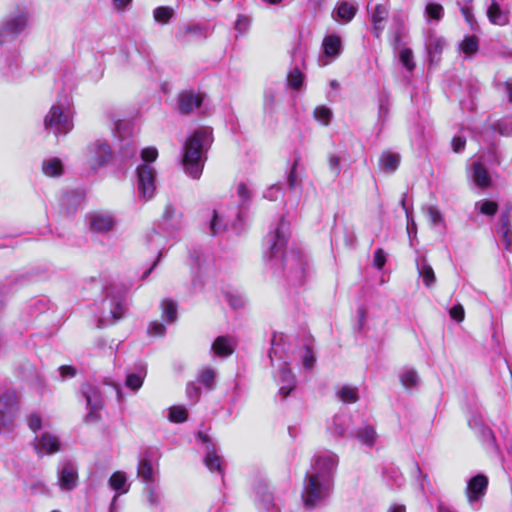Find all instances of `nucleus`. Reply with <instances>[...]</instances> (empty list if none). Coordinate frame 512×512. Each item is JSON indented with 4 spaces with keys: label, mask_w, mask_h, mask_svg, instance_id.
Returning <instances> with one entry per match:
<instances>
[{
    "label": "nucleus",
    "mask_w": 512,
    "mask_h": 512,
    "mask_svg": "<svg viewBox=\"0 0 512 512\" xmlns=\"http://www.w3.org/2000/svg\"><path fill=\"white\" fill-rule=\"evenodd\" d=\"M212 143L210 128H199L189 136L183 146L182 165L187 175L200 178L206 161V152Z\"/></svg>",
    "instance_id": "f257e3e1"
},
{
    "label": "nucleus",
    "mask_w": 512,
    "mask_h": 512,
    "mask_svg": "<svg viewBox=\"0 0 512 512\" xmlns=\"http://www.w3.org/2000/svg\"><path fill=\"white\" fill-rule=\"evenodd\" d=\"M288 227L282 220L276 230L269 236V250L271 260H281L283 266L295 277H301L305 270L306 260L304 255L299 252L291 251L288 254L283 253L287 242Z\"/></svg>",
    "instance_id": "f03ea898"
},
{
    "label": "nucleus",
    "mask_w": 512,
    "mask_h": 512,
    "mask_svg": "<svg viewBox=\"0 0 512 512\" xmlns=\"http://www.w3.org/2000/svg\"><path fill=\"white\" fill-rule=\"evenodd\" d=\"M158 157V151L154 147H147L141 151L143 164L137 167V190L139 197L145 201L151 199L156 190V172L151 165Z\"/></svg>",
    "instance_id": "7ed1b4c3"
},
{
    "label": "nucleus",
    "mask_w": 512,
    "mask_h": 512,
    "mask_svg": "<svg viewBox=\"0 0 512 512\" xmlns=\"http://www.w3.org/2000/svg\"><path fill=\"white\" fill-rule=\"evenodd\" d=\"M333 483L306 475L302 499L304 505L308 508H314L325 501L331 494Z\"/></svg>",
    "instance_id": "20e7f679"
},
{
    "label": "nucleus",
    "mask_w": 512,
    "mask_h": 512,
    "mask_svg": "<svg viewBox=\"0 0 512 512\" xmlns=\"http://www.w3.org/2000/svg\"><path fill=\"white\" fill-rule=\"evenodd\" d=\"M338 466V456L331 451L316 454L307 476L327 480L334 484V475Z\"/></svg>",
    "instance_id": "39448f33"
},
{
    "label": "nucleus",
    "mask_w": 512,
    "mask_h": 512,
    "mask_svg": "<svg viewBox=\"0 0 512 512\" xmlns=\"http://www.w3.org/2000/svg\"><path fill=\"white\" fill-rule=\"evenodd\" d=\"M125 311L124 293L114 294V288L107 290V296L102 302V316L99 320V326L112 325L119 320Z\"/></svg>",
    "instance_id": "423d86ee"
},
{
    "label": "nucleus",
    "mask_w": 512,
    "mask_h": 512,
    "mask_svg": "<svg viewBox=\"0 0 512 512\" xmlns=\"http://www.w3.org/2000/svg\"><path fill=\"white\" fill-rule=\"evenodd\" d=\"M44 126L55 135L67 134L73 128L70 111L60 105H53L44 119Z\"/></svg>",
    "instance_id": "0eeeda50"
},
{
    "label": "nucleus",
    "mask_w": 512,
    "mask_h": 512,
    "mask_svg": "<svg viewBox=\"0 0 512 512\" xmlns=\"http://www.w3.org/2000/svg\"><path fill=\"white\" fill-rule=\"evenodd\" d=\"M111 157V148L104 140L97 139L91 142L86 148L85 159L92 169L104 166Z\"/></svg>",
    "instance_id": "6e6552de"
},
{
    "label": "nucleus",
    "mask_w": 512,
    "mask_h": 512,
    "mask_svg": "<svg viewBox=\"0 0 512 512\" xmlns=\"http://www.w3.org/2000/svg\"><path fill=\"white\" fill-rule=\"evenodd\" d=\"M33 445L39 456L55 454L61 448L59 437L49 431L36 435Z\"/></svg>",
    "instance_id": "1a4fd4ad"
},
{
    "label": "nucleus",
    "mask_w": 512,
    "mask_h": 512,
    "mask_svg": "<svg viewBox=\"0 0 512 512\" xmlns=\"http://www.w3.org/2000/svg\"><path fill=\"white\" fill-rule=\"evenodd\" d=\"M323 54L319 58V65L326 66L334 61L342 52V40L337 34L327 35L322 42Z\"/></svg>",
    "instance_id": "9d476101"
},
{
    "label": "nucleus",
    "mask_w": 512,
    "mask_h": 512,
    "mask_svg": "<svg viewBox=\"0 0 512 512\" xmlns=\"http://www.w3.org/2000/svg\"><path fill=\"white\" fill-rule=\"evenodd\" d=\"M488 479L483 474L472 477L466 487V496L470 505L479 502L486 494Z\"/></svg>",
    "instance_id": "9b49d317"
},
{
    "label": "nucleus",
    "mask_w": 512,
    "mask_h": 512,
    "mask_svg": "<svg viewBox=\"0 0 512 512\" xmlns=\"http://www.w3.org/2000/svg\"><path fill=\"white\" fill-rule=\"evenodd\" d=\"M17 397L14 391H6L0 396V426L11 423L17 410Z\"/></svg>",
    "instance_id": "f8f14e48"
},
{
    "label": "nucleus",
    "mask_w": 512,
    "mask_h": 512,
    "mask_svg": "<svg viewBox=\"0 0 512 512\" xmlns=\"http://www.w3.org/2000/svg\"><path fill=\"white\" fill-rule=\"evenodd\" d=\"M78 484L77 468L74 464L67 462L58 470V485L63 491H71Z\"/></svg>",
    "instance_id": "ddd939ff"
},
{
    "label": "nucleus",
    "mask_w": 512,
    "mask_h": 512,
    "mask_svg": "<svg viewBox=\"0 0 512 512\" xmlns=\"http://www.w3.org/2000/svg\"><path fill=\"white\" fill-rule=\"evenodd\" d=\"M203 98L200 94L192 91H183L178 96V109L181 114H189L202 104Z\"/></svg>",
    "instance_id": "4468645a"
},
{
    "label": "nucleus",
    "mask_w": 512,
    "mask_h": 512,
    "mask_svg": "<svg viewBox=\"0 0 512 512\" xmlns=\"http://www.w3.org/2000/svg\"><path fill=\"white\" fill-rule=\"evenodd\" d=\"M90 228L96 233H107L115 228L116 221L110 214L95 213L89 218Z\"/></svg>",
    "instance_id": "2eb2a0df"
},
{
    "label": "nucleus",
    "mask_w": 512,
    "mask_h": 512,
    "mask_svg": "<svg viewBox=\"0 0 512 512\" xmlns=\"http://www.w3.org/2000/svg\"><path fill=\"white\" fill-rule=\"evenodd\" d=\"M137 476L147 485H152L155 482L157 476V468L153 464L148 454L143 455L139 460Z\"/></svg>",
    "instance_id": "dca6fc26"
},
{
    "label": "nucleus",
    "mask_w": 512,
    "mask_h": 512,
    "mask_svg": "<svg viewBox=\"0 0 512 512\" xmlns=\"http://www.w3.org/2000/svg\"><path fill=\"white\" fill-rule=\"evenodd\" d=\"M278 369L279 392L283 398H286L295 387V377L286 362L279 364Z\"/></svg>",
    "instance_id": "f3484780"
},
{
    "label": "nucleus",
    "mask_w": 512,
    "mask_h": 512,
    "mask_svg": "<svg viewBox=\"0 0 512 512\" xmlns=\"http://www.w3.org/2000/svg\"><path fill=\"white\" fill-rule=\"evenodd\" d=\"M83 394L85 395L87 405L90 408V413L87 418L95 417V412L100 410L103 406V399L97 388L91 385H85L82 388Z\"/></svg>",
    "instance_id": "a211bd4d"
},
{
    "label": "nucleus",
    "mask_w": 512,
    "mask_h": 512,
    "mask_svg": "<svg viewBox=\"0 0 512 512\" xmlns=\"http://www.w3.org/2000/svg\"><path fill=\"white\" fill-rule=\"evenodd\" d=\"M416 268L419 277L423 280V284L427 288L433 287L436 282V275L425 256L416 259Z\"/></svg>",
    "instance_id": "6ab92c4d"
},
{
    "label": "nucleus",
    "mask_w": 512,
    "mask_h": 512,
    "mask_svg": "<svg viewBox=\"0 0 512 512\" xmlns=\"http://www.w3.org/2000/svg\"><path fill=\"white\" fill-rule=\"evenodd\" d=\"M235 349V343L232 338L227 336L217 337L212 344V351L216 356L228 357Z\"/></svg>",
    "instance_id": "aec40b11"
},
{
    "label": "nucleus",
    "mask_w": 512,
    "mask_h": 512,
    "mask_svg": "<svg viewBox=\"0 0 512 512\" xmlns=\"http://www.w3.org/2000/svg\"><path fill=\"white\" fill-rule=\"evenodd\" d=\"M472 179L480 188H487L491 182L486 168L480 162H475L472 165Z\"/></svg>",
    "instance_id": "412c9836"
},
{
    "label": "nucleus",
    "mask_w": 512,
    "mask_h": 512,
    "mask_svg": "<svg viewBox=\"0 0 512 512\" xmlns=\"http://www.w3.org/2000/svg\"><path fill=\"white\" fill-rule=\"evenodd\" d=\"M109 486L118 494H125L129 491L126 474L122 471L114 472L109 478Z\"/></svg>",
    "instance_id": "4be33fe9"
},
{
    "label": "nucleus",
    "mask_w": 512,
    "mask_h": 512,
    "mask_svg": "<svg viewBox=\"0 0 512 512\" xmlns=\"http://www.w3.org/2000/svg\"><path fill=\"white\" fill-rule=\"evenodd\" d=\"M400 155L397 153H391V152H384L380 159V167L387 172H394L400 163Z\"/></svg>",
    "instance_id": "5701e85b"
},
{
    "label": "nucleus",
    "mask_w": 512,
    "mask_h": 512,
    "mask_svg": "<svg viewBox=\"0 0 512 512\" xmlns=\"http://www.w3.org/2000/svg\"><path fill=\"white\" fill-rule=\"evenodd\" d=\"M146 374L145 367L139 368L137 372L128 373L125 380L126 386L133 391H138L143 385Z\"/></svg>",
    "instance_id": "b1692460"
},
{
    "label": "nucleus",
    "mask_w": 512,
    "mask_h": 512,
    "mask_svg": "<svg viewBox=\"0 0 512 512\" xmlns=\"http://www.w3.org/2000/svg\"><path fill=\"white\" fill-rule=\"evenodd\" d=\"M487 16L489 20L496 25H504L507 23L508 18L502 12L501 7L498 2L493 0L488 7Z\"/></svg>",
    "instance_id": "393cba45"
},
{
    "label": "nucleus",
    "mask_w": 512,
    "mask_h": 512,
    "mask_svg": "<svg viewBox=\"0 0 512 512\" xmlns=\"http://www.w3.org/2000/svg\"><path fill=\"white\" fill-rule=\"evenodd\" d=\"M204 463L210 471L221 472L222 460L213 446L207 445Z\"/></svg>",
    "instance_id": "a878e982"
},
{
    "label": "nucleus",
    "mask_w": 512,
    "mask_h": 512,
    "mask_svg": "<svg viewBox=\"0 0 512 512\" xmlns=\"http://www.w3.org/2000/svg\"><path fill=\"white\" fill-rule=\"evenodd\" d=\"M42 170L47 176H60L63 173V165L60 159L50 158L43 162Z\"/></svg>",
    "instance_id": "bb28decb"
},
{
    "label": "nucleus",
    "mask_w": 512,
    "mask_h": 512,
    "mask_svg": "<svg viewBox=\"0 0 512 512\" xmlns=\"http://www.w3.org/2000/svg\"><path fill=\"white\" fill-rule=\"evenodd\" d=\"M388 9L383 4H377L372 12L371 21L376 30L383 29V23L387 20Z\"/></svg>",
    "instance_id": "cd10ccee"
},
{
    "label": "nucleus",
    "mask_w": 512,
    "mask_h": 512,
    "mask_svg": "<svg viewBox=\"0 0 512 512\" xmlns=\"http://www.w3.org/2000/svg\"><path fill=\"white\" fill-rule=\"evenodd\" d=\"M284 340L283 335L281 334H274L272 338V348L269 351V358L271 360V364L273 366H276V360H280L282 358L281 353L284 351V349L281 347L282 342Z\"/></svg>",
    "instance_id": "c85d7f7f"
},
{
    "label": "nucleus",
    "mask_w": 512,
    "mask_h": 512,
    "mask_svg": "<svg viewBox=\"0 0 512 512\" xmlns=\"http://www.w3.org/2000/svg\"><path fill=\"white\" fill-rule=\"evenodd\" d=\"M376 432L372 426H364L356 432V438L367 446H373L376 441Z\"/></svg>",
    "instance_id": "c756f323"
},
{
    "label": "nucleus",
    "mask_w": 512,
    "mask_h": 512,
    "mask_svg": "<svg viewBox=\"0 0 512 512\" xmlns=\"http://www.w3.org/2000/svg\"><path fill=\"white\" fill-rule=\"evenodd\" d=\"M478 38L473 34L470 36H466L463 41L460 43V51L464 53L466 56H471L478 51Z\"/></svg>",
    "instance_id": "7c9ffc66"
},
{
    "label": "nucleus",
    "mask_w": 512,
    "mask_h": 512,
    "mask_svg": "<svg viewBox=\"0 0 512 512\" xmlns=\"http://www.w3.org/2000/svg\"><path fill=\"white\" fill-rule=\"evenodd\" d=\"M357 12V8L354 4L349 2H340L337 7V15L342 20L348 22L353 19Z\"/></svg>",
    "instance_id": "2f4dec72"
},
{
    "label": "nucleus",
    "mask_w": 512,
    "mask_h": 512,
    "mask_svg": "<svg viewBox=\"0 0 512 512\" xmlns=\"http://www.w3.org/2000/svg\"><path fill=\"white\" fill-rule=\"evenodd\" d=\"M400 381L406 389H411L417 386L419 382L418 374L413 369L403 371L400 376Z\"/></svg>",
    "instance_id": "473e14b6"
},
{
    "label": "nucleus",
    "mask_w": 512,
    "mask_h": 512,
    "mask_svg": "<svg viewBox=\"0 0 512 512\" xmlns=\"http://www.w3.org/2000/svg\"><path fill=\"white\" fill-rule=\"evenodd\" d=\"M340 400L344 403H355L358 400V391L354 387L343 386L337 393Z\"/></svg>",
    "instance_id": "72a5a7b5"
},
{
    "label": "nucleus",
    "mask_w": 512,
    "mask_h": 512,
    "mask_svg": "<svg viewBox=\"0 0 512 512\" xmlns=\"http://www.w3.org/2000/svg\"><path fill=\"white\" fill-rule=\"evenodd\" d=\"M303 82L304 74L298 68H294L288 73L287 83L289 87L298 90L302 87Z\"/></svg>",
    "instance_id": "f704fd0d"
},
{
    "label": "nucleus",
    "mask_w": 512,
    "mask_h": 512,
    "mask_svg": "<svg viewBox=\"0 0 512 512\" xmlns=\"http://www.w3.org/2000/svg\"><path fill=\"white\" fill-rule=\"evenodd\" d=\"M347 422L348 420L346 417L335 416L332 424L329 426V430L337 436H343L347 429Z\"/></svg>",
    "instance_id": "c9c22d12"
},
{
    "label": "nucleus",
    "mask_w": 512,
    "mask_h": 512,
    "mask_svg": "<svg viewBox=\"0 0 512 512\" xmlns=\"http://www.w3.org/2000/svg\"><path fill=\"white\" fill-rule=\"evenodd\" d=\"M28 17L26 13H19L14 18L10 19L8 26L10 32H20L26 27Z\"/></svg>",
    "instance_id": "e433bc0d"
},
{
    "label": "nucleus",
    "mask_w": 512,
    "mask_h": 512,
    "mask_svg": "<svg viewBox=\"0 0 512 512\" xmlns=\"http://www.w3.org/2000/svg\"><path fill=\"white\" fill-rule=\"evenodd\" d=\"M174 12L173 9L168 6H160L154 10V19L159 23H168L172 18Z\"/></svg>",
    "instance_id": "4c0bfd02"
},
{
    "label": "nucleus",
    "mask_w": 512,
    "mask_h": 512,
    "mask_svg": "<svg viewBox=\"0 0 512 512\" xmlns=\"http://www.w3.org/2000/svg\"><path fill=\"white\" fill-rule=\"evenodd\" d=\"M227 223L217 211H213L212 219L210 222V230L213 235H216L226 229Z\"/></svg>",
    "instance_id": "58836bf2"
},
{
    "label": "nucleus",
    "mask_w": 512,
    "mask_h": 512,
    "mask_svg": "<svg viewBox=\"0 0 512 512\" xmlns=\"http://www.w3.org/2000/svg\"><path fill=\"white\" fill-rule=\"evenodd\" d=\"M216 373L211 368H206L199 374V381L209 390L213 389L215 385Z\"/></svg>",
    "instance_id": "ea45409f"
},
{
    "label": "nucleus",
    "mask_w": 512,
    "mask_h": 512,
    "mask_svg": "<svg viewBox=\"0 0 512 512\" xmlns=\"http://www.w3.org/2000/svg\"><path fill=\"white\" fill-rule=\"evenodd\" d=\"M187 410L182 406H173L169 409L168 418L172 422L181 423L187 419Z\"/></svg>",
    "instance_id": "a19ab883"
},
{
    "label": "nucleus",
    "mask_w": 512,
    "mask_h": 512,
    "mask_svg": "<svg viewBox=\"0 0 512 512\" xmlns=\"http://www.w3.org/2000/svg\"><path fill=\"white\" fill-rule=\"evenodd\" d=\"M475 207L480 213L488 216L494 215L498 209L497 203L489 200L479 201L475 204Z\"/></svg>",
    "instance_id": "79ce46f5"
},
{
    "label": "nucleus",
    "mask_w": 512,
    "mask_h": 512,
    "mask_svg": "<svg viewBox=\"0 0 512 512\" xmlns=\"http://www.w3.org/2000/svg\"><path fill=\"white\" fill-rule=\"evenodd\" d=\"M163 314L168 322H174L177 318L176 304L171 300H163L162 302Z\"/></svg>",
    "instance_id": "37998d69"
},
{
    "label": "nucleus",
    "mask_w": 512,
    "mask_h": 512,
    "mask_svg": "<svg viewBox=\"0 0 512 512\" xmlns=\"http://www.w3.org/2000/svg\"><path fill=\"white\" fill-rule=\"evenodd\" d=\"M276 102V93L273 89H266L264 91V98H263V107L264 110L268 113H272L274 111Z\"/></svg>",
    "instance_id": "c03bdc74"
},
{
    "label": "nucleus",
    "mask_w": 512,
    "mask_h": 512,
    "mask_svg": "<svg viewBox=\"0 0 512 512\" xmlns=\"http://www.w3.org/2000/svg\"><path fill=\"white\" fill-rule=\"evenodd\" d=\"M314 117L323 125H328L332 117V112L325 106H319L314 110Z\"/></svg>",
    "instance_id": "a18cd8bd"
},
{
    "label": "nucleus",
    "mask_w": 512,
    "mask_h": 512,
    "mask_svg": "<svg viewBox=\"0 0 512 512\" xmlns=\"http://www.w3.org/2000/svg\"><path fill=\"white\" fill-rule=\"evenodd\" d=\"M399 58H400L401 63L408 70H412L414 68L413 55H412V51L409 48H402L399 51Z\"/></svg>",
    "instance_id": "49530a36"
},
{
    "label": "nucleus",
    "mask_w": 512,
    "mask_h": 512,
    "mask_svg": "<svg viewBox=\"0 0 512 512\" xmlns=\"http://www.w3.org/2000/svg\"><path fill=\"white\" fill-rule=\"evenodd\" d=\"M426 12L431 19L440 20L443 16L444 9L440 4L429 3L426 6Z\"/></svg>",
    "instance_id": "de8ad7c7"
},
{
    "label": "nucleus",
    "mask_w": 512,
    "mask_h": 512,
    "mask_svg": "<svg viewBox=\"0 0 512 512\" xmlns=\"http://www.w3.org/2000/svg\"><path fill=\"white\" fill-rule=\"evenodd\" d=\"M427 216L431 224L438 225L443 222V216L435 206H429L427 208Z\"/></svg>",
    "instance_id": "09e8293b"
},
{
    "label": "nucleus",
    "mask_w": 512,
    "mask_h": 512,
    "mask_svg": "<svg viewBox=\"0 0 512 512\" xmlns=\"http://www.w3.org/2000/svg\"><path fill=\"white\" fill-rule=\"evenodd\" d=\"M28 426L35 433H37L42 428H44V424L42 422V419L37 414H32V415L29 416V418H28Z\"/></svg>",
    "instance_id": "8fccbe9b"
},
{
    "label": "nucleus",
    "mask_w": 512,
    "mask_h": 512,
    "mask_svg": "<svg viewBox=\"0 0 512 512\" xmlns=\"http://www.w3.org/2000/svg\"><path fill=\"white\" fill-rule=\"evenodd\" d=\"M282 196V190L278 185L270 186L264 193V198L276 201Z\"/></svg>",
    "instance_id": "3c124183"
},
{
    "label": "nucleus",
    "mask_w": 512,
    "mask_h": 512,
    "mask_svg": "<svg viewBox=\"0 0 512 512\" xmlns=\"http://www.w3.org/2000/svg\"><path fill=\"white\" fill-rule=\"evenodd\" d=\"M449 315L452 319L456 320L457 322H462L465 317V311L461 304L454 305L449 310Z\"/></svg>",
    "instance_id": "603ef678"
},
{
    "label": "nucleus",
    "mask_w": 512,
    "mask_h": 512,
    "mask_svg": "<svg viewBox=\"0 0 512 512\" xmlns=\"http://www.w3.org/2000/svg\"><path fill=\"white\" fill-rule=\"evenodd\" d=\"M315 363V357L310 348H306L302 355V364L304 368L311 369Z\"/></svg>",
    "instance_id": "864d4df0"
},
{
    "label": "nucleus",
    "mask_w": 512,
    "mask_h": 512,
    "mask_svg": "<svg viewBox=\"0 0 512 512\" xmlns=\"http://www.w3.org/2000/svg\"><path fill=\"white\" fill-rule=\"evenodd\" d=\"M251 20L248 16L240 15L235 23L238 32H244L250 28Z\"/></svg>",
    "instance_id": "5fc2aeb1"
},
{
    "label": "nucleus",
    "mask_w": 512,
    "mask_h": 512,
    "mask_svg": "<svg viewBox=\"0 0 512 512\" xmlns=\"http://www.w3.org/2000/svg\"><path fill=\"white\" fill-rule=\"evenodd\" d=\"M502 242L507 250L512 251V232L506 225L502 227Z\"/></svg>",
    "instance_id": "6e6d98bb"
},
{
    "label": "nucleus",
    "mask_w": 512,
    "mask_h": 512,
    "mask_svg": "<svg viewBox=\"0 0 512 512\" xmlns=\"http://www.w3.org/2000/svg\"><path fill=\"white\" fill-rule=\"evenodd\" d=\"M498 130L502 135H510L512 133V117H508L499 122Z\"/></svg>",
    "instance_id": "4d7b16f0"
},
{
    "label": "nucleus",
    "mask_w": 512,
    "mask_h": 512,
    "mask_svg": "<svg viewBox=\"0 0 512 512\" xmlns=\"http://www.w3.org/2000/svg\"><path fill=\"white\" fill-rule=\"evenodd\" d=\"M200 388L197 387L194 383H188L186 387V394L189 399L196 402L200 396Z\"/></svg>",
    "instance_id": "13d9d810"
},
{
    "label": "nucleus",
    "mask_w": 512,
    "mask_h": 512,
    "mask_svg": "<svg viewBox=\"0 0 512 512\" xmlns=\"http://www.w3.org/2000/svg\"><path fill=\"white\" fill-rule=\"evenodd\" d=\"M452 149L454 152L459 153L464 150L466 145V139L462 136H455L452 139Z\"/></svg>",
    "instance_id": "bf43d9fd"
},
{
    "label": "nucleus",
    "mask_w": 512,
    "mask_h": 512,
    "mask_svg": "<svg viewBox=\"0 0 512 512\" xmlns=\"http://www.w3.org/2000/svg\"><path fill=\"white\" fill-rule=\"evenodd\" d=\"M227 301L229 305L234 309H239L244 306L245 301L241 296L227 295Z\"/></svg>",
    "instance_id": "052dcab7"
},
{
    "label": "nucleus",
    "mask_w": 512,
    "mask_h": 512,
    "mask_svg": "<svg viewBox=\"0 0 512 512\" xmlns=\"http://www.w3.org/2000/svg\"><path fill=\"white\" fill-rule=\"evenodd\" d=\"M148 332L154 336H163L165 333V326L161 323L153 322L150 324Z\"/></svg>",
    "instance_id": "680f3d73"
},
{
    "label": "nucleus",
    "mask_w": 512,
    "mask_h": 512,
    "mask_svg": "<svg viewBox=\"0 0 512 512\" xmlns=\"http://www.w3.org/2000/svg\"><path fill=\"white\" fill-rule=\"evenodd\" d=\"M147 498L148 502L151 506H156L160 502V498L158 494L155 492V490L152 488V485H147Z\"/></svg>",
    "instance_id": "e2e57ef3"
},
{
    "label": "nucleus",
    "mask_w": 512,
    "mask_h": 512,
    "mask_svg": "<svg viewBox=\"0 0 512 512\" xmlns=\"http://www.w3.org/2000/svg\"><path fill=\"white\" fill-rule=\"evenodd\" d=\"M386 262L385 253L382 249H377L374 254V264L377 268L381 269Z\"/></svg>",
    "instance_id": "0e129e2a"
},
{
    "label": "nucleus",
    "mask_w": 512,
    "mask_h": 512,
    "mask_svg": "<svg viewBox=\"0 0 512 512\" xmlns=\"http://www.w3.org/2000/svg\"><path fill=\"white\" fill-rule=\"evenodd\" d=\"M30 491L33 494L36 493H42V494H48L49 490L48 487L43 482H35L30 486Z\"/></svg>",
    "instance_id": "69168bd1"
},
{
    "label": "nucleus",
    "mask_w": 512,
    "mask_h": 512,
    "mask_svg": "<svg viewBox=\"0 0 512 512\" xmlns=\"http://www.w3.org/2000/svg\"><path fill=\"white\" fill-rule=\"evenodd\" d=\"M259 505H261L266 510H269L273 506V500L270 493L265 492L261 499L258 500Z\"/></svg>",
    "instance_id": "338daca9"
},
{
    "label": "nucleus",
    "mask_w": 512,
    "mask_h": 512,
    "mask_svg": "<svg viewBox=\"0 0 512 512\" xmlns=\"http://www.w3.org/2000/svg\"><path fill=\"white\" fill-rule=\"evenodd\" d=\"M237 193L243 203L246 202L250 197L249 190L244 183H240L237 186Z\"/></svg>",
    "instance_id": "774afa93"
}]
</instances>
